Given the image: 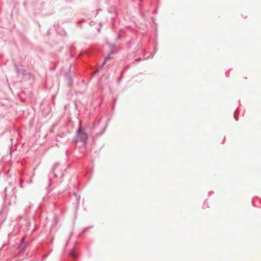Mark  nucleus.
I'll list each match as a JSON object with an SVG mask.
<instances>
[{
  "mask_svg": "<svg viewBox=\"0 0 261 261\" xmlns=\"http://www.w3.org/2000/svg\"><path fill=\"white\" fill-rule=\"evenodd\" d=\"M70 256L73 257V258H76L77 257L76 254L75 253L74 251H70Z\"/></svg>",
  "mask_w": 261,
  "mask_h": 261,
  "instance_id": "obj_2",
  "label": "nucleus"
},
{
  "mask_svg": "<svg viewBox=\"0 0 261 261\" xmlns=\"http://www.w3.org/2000/svg\"><path fill=\"white\" fill-rule=\"evenodd\" d=\"M88 138V136L81 128L77 130V141H85Z\"/></svg>",
  "mask_w": 261,
  "mask_h": 261,
  "instance_id": "obj_1",
  "label": "nucleus"
},
{
  "mask_svg": "<svg viewBox=\"0 0 261 261\" xmlns=\"http://www.w3.org/2000/svg\"><path fill=\"white\" fill-rule=\"evenodd\" d=\"M110 55H109L108 57L105 59V61L103 63V64H105L106 61H107V60L110 59Z\"/></svg>",
  "mask_w": 261,
  "mask_h": 261,
  "instance_id": "obj_3",
  "label": "nucleus"
}]
</instances>
